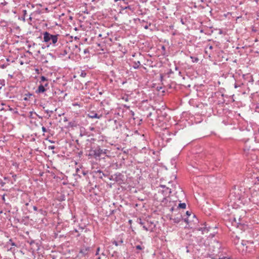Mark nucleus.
I'll return each mask as SVG.
<instances>
[{
    "label": "nucleus",
    "instance_id": "9",
    "mask_svg": "<svg viewBox=\"0 0 259 259\" xmlns=\"http://www.w3.org/2000/svg\"><path fill=\"white\" fill-rule=\"evenodd\" d=\"M136 247V249H138V250H142L143 249V247H142L140 245H137Z\"/></svg>",
    "mask_w": 259,
    "mask_h": 259
},
{
    "label": "nucleus",
    "instance_id": "13",
    "mask_svg": "<svg viewBox=\"0 0 259 259\" xmlns=\"http://www.w3.org/2000/svg\"><path fill=\"white\" fill-rule=\"evenodd\" d=\"M185 222L186 223H187V224H189V219L187 218V219H185L184 220Z\"/></svg>",
    "mask_w": 259,
    "mask_h": 259
},
{
    "label": "nucleus",
    "instance_id": "1",
    "mask_svg": "<svg viewBox=\"0 0 259 259\" xmlns=\"http://www.w3.org/2000/svg\"><path fill=\"white\" fill-rule=\"evenodd\" d=\"M58 34L52 35L48 32H45L44 33V41L47 43L50 42V44H52L53 46H55L56 44L58 41Z\"/></svg>",
    "mask_w": 259,
    "mask_h": 259
},
{
    "label": "nucleus",
    "instance_id": "19",
    "mask_svg": "<svg viewBox=\"0 0 259 259\" xmlns=\"http://www.w3.org/2000/svg\"><path fill=\"white\" fill-rule=\"evenodd\" d=\"M32 96V95H31V94H29V96Z\"/></svg>",
    "mask_w": 259,
    "mask_h": 259
},
{
    "label": "nucleus",
    "instance_id": "4",
    "mask_svg": "<svg viewBox=\"0 0 259 259\" xmlns=\"http://www.w3.org/2000/svg\"><path fill=\"white\" fill-rule=\"evenodd\" d=\"M190 58L192 59V61L194 63H197L199 61V59L197 57H191Z\"/></svg>",
    "mask_w": 259,
    "mask_h": 259
},
{
    "label": "nucleus",
    "instance_id": "20",
    "mask_svg": "<svg viewBox=\"0 0 259 259\" xmlns=\"http://www.w3.org/2000/svg\"><path fill=\"white\" fill-rule=\"evenodd\" d=\"M24 100H27V98H24Z\"/></svg>",
    "mask_w": 259,
    "mask_h": 259
},
{
    "label": "nucleus",
    "instance_id": "6",
    "mask_svg": "<svg viewBox=\"0 0 259 259\" xmlns=\"http://www.w3.org/2000/svg\"><path fill=\"white\" fill-rule=\"evenodd\" d=\"M179 207L181 208H185L186 207V205L185 203H180L179 205Z\"/></svg>",
    "mask_w": 259,
    "mask_h": 259
},
{
    "label": "nucleus",
    "instance_id": "16",
    "mask_svg": "<svg viewBox=\"0 0 259 259\" xmlns=\"http://www.w3.org/2000/svg\"><path fill=\"white\" fill-rule=\"evenodd\" d=\"M33 209L34 210H37V207L36 206H33Z\"/></svg>",
    "mask_w": 259,
    "mask_h": 259
},
{
    "label": "nucleus",
    "instance_id": "10",
    "mask_svg": "<svg viewBox=\"0 0 259 259\" xmlns=\"http://www.w3.org/2000/svg\"><path fill=\"white\" fill-rule=\"evenodd\" d=\"M40 79L41 81H45L47 80V79L45 76H41Z\"/></svg>",
    "mask_w": 259,
    "mask_h": 259
},
{
    "label": "nucleus",
    "instance_id": "2",
    "mask_svg": "<svg viewBox=\"0 0 259 259\" xmlns=\"http://www.w3.org/2000/svg\"><path fill=\"white\" fill-rule=\"evenodd\" d=\"M48 85V84L47 83H46L44 85L42 84H40L37 90L36 91V93L38 94L44 93L46 91L45 87H47Z\"/></svg>",
    "mask_w": 259,
    "mask_h": 259
},
{
    "label": "nucleus",
    "instance_id": "12",
    "mask_svg": "<svg viewBox=\"0 0 259 259\" xmlns=\"http://www.w3.org/2000/svg\"><path fill=\"white\" fill-rule=\"evenodd\" d=\"M42 131L44 133L47 132V130H46V127H45L44 126L42 127Z\"/></svg>",
    "mask_w": 259,
    "mask_h": 259
},
{
    "label": "nucleus",
    "instance_id": "17",
    "mask_svg": "<svg viewBox=\"0 0 259 259\" xmlns=\"http://www.w3.org/2000/svg\"><path fill=\"white\" fill-rule=\"evenodd\" d=\"M140 62H139V61L138 62V63H136V65H137V66H138V67L139 65H140Z\"/></svg>",
    "mask_w": 259,
    "mask_h": 259
},
{
    "label": "nucleus",
    "instance_id": "5",
    "mask_svg": "<svg viewBox=\"0 0 259 259\" xmlns=\"http://www.w3.org/2000/svg\"><path fill=\"white\" fill-rule=\"evenodd\" d=\"M140 224L141 225H143V229L146 230V231H148L149 230V228L148 227H147V226H146L143 223H142L141 222V220H140Z\"/></svg>",
    "mask_w": 259,
    "mask_h": 259
},
{
    "label": "nucleus",
    "instance_id": "3",
    "mask_svg": "<svg viewBox=\"0 0 259 259\" xmlns=\"http://www.w3.org/2000/svg\"><path fill=\"white\" fill-rule=\"evenodd\" d=\"M90 251V247L88 246H83L80 249L79 253H81L83 256H85L88 254Z\"/></svg>",
    "mask_w": 259,
    "mask_h": 259
},
{
    "label": "nucleus",
    "instance_id": "11",
    "mask_svg": "<svg viewBox=\"0 0 259 259\" xmlns=\"http://www.w3.org/2000/svg\"><path fill=\"white\" fill-rule=\"evenodd\" d=\"M86 75V73H84V72H81V74H80V76H82V77H84Z\"/></svg>",
    "mask_w": 259,
    "mask_h": 259
},
{
    "label": "nucleus",
    "instance_id": "18",
    "mask_svg": "<svg viewBox=\"0 0 259 259\" xmlns=\"http://www.w3.org/2000/svg\"><path fill=\"white\" fill-rule=\"evenodd\" d=\"M51 148H52V149H54V147H51Z\"/></svg>",
    "mask_w": 259,
    "mask_h": 259
},
{
    "label": "nucleus",
    "instance_id": "15",
    "mask_svg": "<svg viewBox=\"0 0 259 259\" xmlns=\"http://www.w3.org/2000/svg\"><path fill=\"white\" fill-rule=\"evenodd\" d=\"M186 214H187V215H188V216H190V215H191V212H189V211H187L186 212Z\"/></svg>",
    "mask_w": 259,
    "mask_h": 259
},
{
    "label": "nucleus",
    "instance_id": "14",
    "mask_svg": "<svg viewBox=\"0 0 259 259\" xmlns=\"http://www.w3.org/2000/svg\"><path fill=\"white\" fill-rule=\"evenodd\" d=\"M99 251H100V247H98V248L97 249V252L96 253V255H98L99 254Z\"/></svg>",
    "mask_w": 259,
    "mask_h": 259
},
{
    "label": "nucleus",
    "instance_id": "7",
    "mask_svg": "<svg viewBox=\"0 0 259 259\" xmlns=\"http://www.w3.org/2000/svg\"><path fill=\"white\" fill-rule=\"evenodd\" d=\"M181 219V215H180V218H177V219H174L175 223H179L180 222V220Z\"/></svg>",
    "mask_w": 259,
    "mask_h": 259
},
{
    "label": "nucleus",
    "instance_id": "8",
    "mask_svg": "<svg viewBox=\"0 0 259 259\" xmlns=\"http://www.w3.org/2000/svg\"><path fill=\"white\" fill-rule=\"evenodd\" d=\"M90 117L91 118H99V117L98 116V114H94L93 115H91Z\"/></svg>",
    "mask_w": 259,
    "mask_h": 259
}]
</instances>
